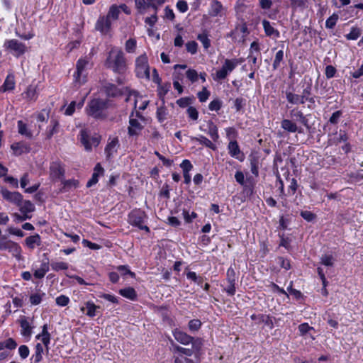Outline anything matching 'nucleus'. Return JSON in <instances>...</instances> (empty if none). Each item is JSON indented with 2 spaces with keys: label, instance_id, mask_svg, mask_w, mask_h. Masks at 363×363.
<instances>
[{
  "label": "nucleus",
  "instance_id": "e433bc0d",
  "mask_svg": "<svg viewBox=\"0 0 363 363\" xmlns=\"http://www.w3.org/2000/svg\"><path fill=\"white\" fill-rule=\"evenodd\" d=\"M80 141L83 144V145L84 146V147L86 150H91L92 144L89 141V135L84 130L81 131Z\"/></svg>",
  "mask_w": 363,
  "mask_h": 363
},
{
  "label": "nucleus",
  "instance_id": "49530a36",
  "mask_svg": "<svg viewBox=\"0 0 363 363\" xmlns=\"http://www.w3.org/2000/svg\"><path fill=\"white\" fill-rule=\"evenodd\" d=\"M51 267L55 271L66 270L68 269V264L64 262H55L51 263Z\"/></svg>",
  "mask_w": 363,
  "mask_h": 363
},
{
  "label": "nucleus",
  "instance_id": "4468645a",
  "mask_svg": "<svg viewBox=\"0 0 363 363\" xmlns=\"http://www.w3.org/2000/svg\"><path fill=\"white\" fill-rule=\"evenodd\" d=\"M111 26V20L106 16H101L97 20L95 28L101 33L106 34L109 31Z\"/></svg>",
  "mask_w": 363,
  "mask_h": 363
},
{
  "label": "nucleus",
  "instance_id": "864d4df0",
  "mask_svg": "<svg viewBox=\"0 0 363 363\" xmlns=\"http://www.w3.org/2000/svg\"><path fill=\"white\" fill-rule=\"evenodd\" d=\"M258 164H259V162H258V160L256 159V158H253L250 161V168H251V172L252 173L257 177L258 174H259V167H258Z\"/></svg>",
  "mask_w": 363,
  "mask_h": 363
},
{
  "label": "nucleus",
  "instance_id": "2eb2a0df",
  "mask_svg": "<svg viewBox=\"0 0 363 363\" xmlns=\"http://www.w3.org/2000/svg\"><path fill=\"white\" fill-rule=\"evenodd\" d=\"M11 148L16 156L28 153L30 150V146L25 142L14 143L11 145Z\"/></svg>",
  "mask_w": 363,
  "mask_h": 363
},
{
  "label": "nucleus",
  "instance_id": "a18cd8bd",
  "mask_svg": "<svg viewBox=\"0 0 363 363\" xmlns=\"http://www.w3.org/2000/svg\"><path fill=\"white\" fill-rule=\"evenodd\" d=\"M320 263L327 267H332L334 264V258L330 255H323L320 257Z\"/></svg>",
  "mask_w": 363,
  "mask_h": 363
},
{
  "label": "nucleus",
  "instance_id": "423d86ee",
  "mask_svg": "<svg viewBox=\"0 0 363 363\" xmlns=\"http://www.w3.org/2000/svg\"><path fill=\"white\" fill-rule=\"evenodd\" d=\"M135 72L138 77L150 79V68L147 62V57L145 55H142L136 59Z\"/></svg>",
  "mask_w": 363,
  "mask_h": 363
},
{
  "label": "nucleus",
  "instance_id": "bb28decb",
  "mask_svg": "<svg viewBox=\"0 0 363 363\" xmlns=\"http://www.w3.org/2000/svg\"><path fill=\"white\" fill-rule=\"evenodd\" d=\"M191 141H198L201 144L205 145L206 147L215 150L216 149V146L207 138L201 135L199 137H191Z\"/></svg>",
  "mask_w": 363,
  "mask_h": 363
},
{
  "label": "nucleus",
  "instance_id": "c85d7f7f",
  "mask_svg": "<svg viewBox=\"0 0 363 363\" xmlns=\"http://www.w3.org/2000/svg\"><path fill=\"white\" fill-rule=\"evenodd\" d=\"M197 39L203 44L205 49H208L211 46V40L208 38V33L206 30H204L202 33L197 35Z\"/></svg>",
  "mask_w": 363,
  "mask_h": 363
},
{
  "label": "nucleus",
  "instance_id": "0e129e2a",
  "mask_svg": "<svg viewBox=\"0 0 363 363\" xmlns=\"http://www.w3.org/2000/svg\"><path fill=\"white\" fill-rule=\"evenodd\" d=\"M197 47L198 45L195 41H189L186 44V50L191 54L197 52Z\"/></svg>",
  "mask_w": 363,
  "mask_h": 363
},
{
  "label": "nucleus",
  "instance_id": "a878e982",
  "mask_svg": "<svg viewBox=\"0 0 363 363\" xmlns=\"http://www.w3.org/2000/svg\"><path fill=\"white\" fill-rule=\"evenodd\" d=\"M223 9L221 3L217 0H213L211 3L209 14L211 16L219 15Z\"/></svg>",
  "mask_w": 363,
  "mask_h": 363
},
{
  "label": "nucleus",
  "instance_id": "aec40b11",
  "mask_svg": "<svg viewBox=\"0 0 363 363\" xmlns=\"http://www.w3.org/2000/svg\"><path fill=\"white\" fill-rule=\"evenodd\" d=\"M61 182L62 184V187L60 189L61 192L69 191L71 189L77 188L79 186V182L76 179L65 180L63 178Z\"/></svg>",
  "mask_w": 363,
  "mask_h": 363
},
{
  "label": "nucleus",
  "instance_id": "09e8293b",
  "mask_svg": "<svg viewBox=\"0 0 363 363\" xmlns=\"http://www.w3.org/2000/svg\"><path fill=\"white\" fill-rule=\"evenodd\" d=\"M136 48V40L133 38L128 39L125 42V50L129 53H133L135 52Z\"/></svg>",
  "mask_w": 363,
  "mask_h": 363
},
{
  "label": "nucleus",
  "instance_id": "ea45409f",
  "mask_svg": "<svg viewBox=\"0 0 363 363\" xmlns=\"http://www.w3.org/2000/svg\"><path fill=\"white\" fill-rule=\"evenodd\" d=\"M136 7L139 9L152 7L157 9V6L154 3H149L147 0H135Z\"/></svg>",
  "mask_w": 363,
  "mask_h": 363
},
{
  "label": "nucleus",
  "instance_id": "1a4fd4ad",
  "mask_svg": "<svg viewBox=\"0 0 363 363\" xmlns=\"http://www.w3.org/2000/svg\"><path fill=\"white\" fill-rule=\"evenodd\" d=\"M65 169L60 161L52 162L50 166V176L53 181H62L65 177Z\"/></svg>",
  "mask_w": 363,
  "mask_h": 363
},
{
  "label": "nucleus",
  "instance_id": "37998d69",
  "mask_svg": "<svg viewBox=\"0 0 363 363\" xmlns=\"http://www.w3.org/2000/svg\"><path fill=\"white\" fill-rule=\"evenodd\" d=\"M167 111L164 106L157 108V118L160 123L164 122L167 118Z\"/></svg>",
  "mask_w": 363,
  "mask_h": 363
},
{
  "label": "nucleus",
  "instance_id": "4d7b16f0",
  "mask_svg": "<svg viewBox=\"0 0 363 363\" xmlns=\"http://www.w3.org/2000/svg\"><path fill=\"white\" fill-rule=\"evenodd\" d=\"M300 215L303 219L308 222L312 221L315 218V215L309 211H302Z\"/></svg>",
  "mask_w": 363,
  "mask_h": 363
},
{
  "label": "nucleus",
  "instance_id": "3c124183",
  "mask_svg": "<svg viewBox=\"0 0 363 363\" xmlns=\"http://www.w3.org/2000/svg\"><path fill=\"white\" fill-rule=\"evenodd\" d=\"M106 91L108 96H116L118 94L119 91L116 86L113 84H109L106 86Z\"/></svg>",
  "mask_w": 363,
  "mask_h": 363
},
{
  "label": "nucleus",
  "instance_id": "e2e57ef3",
  "mask_svg": "<svg viewBox=\"0 0 363 363\" xmlns=\"http://www.w3.org/2000/svg\"><path fill=\"white\" fill-rule=\"evenodd\" d=\"M342 112L341 111H337L334 112L329 119V123L331 124H337L339 122L340 118L342 116Z\"/></svg>",
  "mask_w": 363,
  "mask_h": 363
},
{
  "label": "nucleus",
  "instance_id": "7ed1b4c3",
  "mask_svg": "<svg viewBox=\"0 0 363 363\" xmlns=\"http://www.w3.org/2000/svg\"><path fill=\"white\" fill-rule=\"evenodd\" d=\"M172 334L174 339L180 344L184 345L191 344V346L196 350H201L203 341L201 338H195L177 328L172 331Z\"/></svg>",
  "mask_w": 363,
  "mask_h": 363
},
{
  "label": "nucleus",
  "instance_id": "6e6d98bb",
  "mask_svg": "<svg viewBox=\"0 0 363 363\" xmlns=\"http://www.w3.org/2000/svg\"><path fill=\"white\" fill-rule=\"evenodd\" d=\"M117 270L119 271L122 275L129 274L131 277H135V274L131 272L128 266L125 265H120L117 267Z\"/></svg>",
  "mask_w": 363,
  "mask_h": 363
},
{
  "label": "nucleus",
  "instance_id": "c756f323",
  "mask_svg": "<svg viewBox=\"0 0 363 363\" xmlns=\"http://www.w3.org/2000/svg\"><path fill=\"white\" fill-rule=\"evenodd\" d=\"M24 98L28 100H35L37 99L36 86L30 85L28 86L26 91L23 93Z\"/></svg>",
  "mask_w": 363,
  "mask_h": 363
},
{
  "label": "nucleus",
  "instance_id": "a211bd4d",
  "mask_svg": "<svg viewBox=\"0 0 363 363\" xmlns=\"http://www.w3.org/2000/svg\"><path fill=\"white\" fill-rule=\"evenodd\" d=\"M104 172V169L99 163H98L94 167V172L91 176V178L86 183V187H91L98 182V178L100 174Z\"/></svg>",
  "mask_w": 363,
  "mask_h": 363
},
{
  "label": "nucleus",
  "instance_id": "dca6fc26",
  "mask_svg": "<svg viewBox=\"0 0 363 363\" xmlns=\"http://www.w3.org/2000/svg\"><path fill=\"white\" fill-rule=\"evenodd\" d=\"M228 151L229 154L233 157H236L239 160L242 161L243 160V155H241V157H239V155H240V147L238 144V142L236 140H232L229 143L228 146Z\"/></svg>",
  "mask_w": 363,
  "mask_h": 363
},
{
  "label": "nucleus",
  "instance_id": "774afa93",
  "mask_svg": "<svg viewBox=\"0 0 363 363\" xmlns=\"http://www.w3.org/2000/svg\"><path fill=\"white\" fill-rule=\"evenodd\" d=\"M177 9L182 13H184L188 10V4L184 0H179L177 3Z\"/></svg>",
  "mask_w": 363,
  "mask_h": 363
},
{
  "label": "nucleus",
  "instance_id": "20e7f679",
  "mask_svg": "<svg viewBox=\"0 0 363 363\" xmlns=\"http://www.w3.org/2000/svg\"><path fill=\"white\" fill-rule=\"evenodd\" d=\"M146 217V214L144 211L140 209H135L128 214V222L133 226L137 227L140 230H144L146 232L150 233L149 227L143 225Z\"/></svg>",
  "mask_w": 363,
  "mask_h": 363
},
{
  "label": "nucleus",
  "instance_id": "0eeeda50",
  "mask_svg": "<svg viewBox=\"0 0 363 363\" xmlns=\"http://www.w3.org/2000/svg\"><path fill=\"white\" fill-rule=\"evenodd\" d=\"M0 250H8L13 256L16 257L17 259H21V247L15 242L8 240L5 238H1L0 240Z\"/></svg>",
  "mask_w": 363,
  "mask_h": 363
},
{
  "label": "nucleus",
  "instance_id": "052dcab7",
  "mask_svg": "<svg viewBox=\"0 0 363 363\" xmlns=\"http://www.w3.org/2000/svg\"><path fill=\"white\" fill-rule=\"evenodd\" d=\"M169 87H170V84H165L164 86H161L159 87L158 96L162 101H164V97L167 94Z\"/></svg>",
  "mask_w": 363,
  "mask_h": 363
},
{
  "label": "nucleus",
  "instance_id": "8fccbe9b",
  "mask_svg": "<svg viewBox=\"0 0 363 363\" xmlns=\"http://www.w3.org/2000/svg\"><path fill=\"white\" fill-rule=\"evenodd\" d=\"M284 58V52L282 50H279L276 53L275 58L273 62V69L275 70L278 69L280 65V62L283 60Z\"/></svg>",
  "mask_w": 363,
  "mask_h": 363
},
{
  "label": "nucleus",
  "instance_id": "4be33fe9",
  "mask_svg": "<svg viewBox=\"0 0 363 363\" xmlns=\"http://www.w3.org/2000/svg\"><path fill=\"white\" fill-rule=\"evenodd\" d=\"M262 26H263V28L264 30L265 34L267 36H274L276 38L279 37V32L271 25L269 21H268L267 20H263Z\"/></svg>",
  "mask_w": 363,
  "mask_h": 363
},
{
  "label": "nucleus",
  "instance_id": "f704fd0d",
  "mask_svg": "<svg viewBox=\"0 0 363 363\" xmlns=\"http://www.w3.org/2000/svg\"><path fill=\"white\" fill-rule=\"evenodd\" d=\"M208 135L211 136L213 140L216 141L219 138L217 126L212 121H209L208 123Z\"/></svg>",
  "mask_w": 363,
  "mask_h": 363
},
{
  "label": "nucleus",
  "instance_id": "603ef678",
  "mask_svg": "<svg viewBox=\"0 0 363 363\" xmlns=\"http://www.w3.org/2000/svg\"><path fill=\"white\" fill-rule=\"evenodd\" d=\"M307 0H290L291 7L294 9L297 8L305 7L306 6Z\"/></svg>",
  "mask_w": 363,
  "mask_h": 363
},
{
  "label": "nucleus",
  "instance_id": "cd10ccee",
  "mask_svg": "<svg viewBox=\"0 0 363 363\" xmlns=\"http://www.w3.org/2000/svg\"><path fill=\"white\" fill-rule=\"evenodd\" d=\"M119 294L122 296L133 301L135 300L137 297L136 291L133 287H127L120 289Z\"/></svg>",
  "mask_w": 363,
  "mask_h": 363
},
{
  "label": "nucleus",
  "instance_id": "c9c22d12",
  "mask_svg": "<svg viewBox=\"0 0 363 363\" xmlns=\"http://www.w3.org/2000/svg\"><path fill=\"white\" fill-rule=\"evenodd\" d=\"M121 13L120 8L117 6L116 5H112L109 11L106 16L109 20L112 18L113 20H116L118 18V16Z\"/></svg>",
  "mask_w": 363,
  "mask_h": 363
},
{
  "label": "nucleus",
  "instance_id": "338daca9",
  "mask_svg": "<svg viewBox=\"0 0 363 363\" xmlns=\"http://www.w3.org/2000/svg\"><path fill=\"white\" fill-rule=\"evenodd\" d=\"M180 167L183 169V172H189L193 168V165L188 160H183Z\"/></svg>",
  "mask_w": 363,
  "mask_h": 363
},
{
  "label": "nucleus",
  "instance_id": "6e6552de",
  "mask_svg": "<svg viewBox=\"0 0 363 363\" xmlns=\"http://www.w3.org/2000/svg\"><path fill=\"white\" fill-rule=\"evenodd\" d=\"M4 47L16 57L23 55L26 51V46L16 39L6 40L4 43Z\"/></svg>",
  "mask_w": 363,
  "mask_h": 363
},
{
  "label": "nucleus",
  "instance_id": "39448f33",
  "mask_svg": "<svg viewBox=\"0 0 363 363\" xmlns=\"http://www.w3.org/2000/svg\"><path fill=\"white\" fill-rule=\"evenodd\" d=\"M240 63L238 59H226L220 69L216 71V80H222L226 78L228 74L231 72Z\"/></svg>",
  "mask_w": 363,
  "mask_h": 363
},
{
  "label": "nucleus",
  "instance_id": "79ce46f5",
  "mask_svg": "<svg viewBox=\"0 0 363 363\" xmlns=\"http://www.w3.org/2000/svg\"><path fill=\"white\" fill-rule=\"evenodd\" d=\"M201 326V322L199 319L191 320L188 323L189 330L191 332L198 331Z\"/></svg>",
  "mask_w": 363,
  "mask_h": 363
},
{
  "label": "nucleus",
  "instance_id": "9d476101",
  "mask_svg": "<svg viewBox=\"0 0 363 363\" xmlns=\"http://www.w3.org/2000/svg\"><path fill=\"white\" fill-rule=\"evenodd\" d=\"M88 65V61L84 59H79L76 65V72L74 74V82L79 84L86 82V75L84 74L85 67Z\"/></svg>",
  "mask_w": 363,
  "mask_h": 363
},
{
  "label": "nucleus",
  "instance_id": "473e14b6",
  "mask_svg": "<svg viewBox=\"0 0 363 363\" xmlns=\"http://www.w3.org/2000/svg\"><path fill=\"white\" fill-rule=\"evenodd\" d=\"M43 347L40 343H37L35 345V352L33 355L32 359H34V363H40L43 359Z\"/></svg>",
  "mask_w": 363,
  "mask_h": 363
},
{
  "label": "nucleus",
  "instance_id": "ddd939ff",
  "mask_svg": "<svg viewBox=\"0 0 363 363\" xmlns=\"http://www.w3.org/2000/svg\"><path fill=\"white\" fill-rule=\"evenodd\" d=\"M251 319L255 321L256 324L264 323L267 325L269 329H272L274 328V323L272 318L269 315L265 314H252L251 315Z\"/></svg>",
  "mask_w": 363,
  "mask_h": 363
},
{
  "label": "nucleus",
  "instance_id": "393cba45",
  "mask_svg": "<svg viewBox=\"0 0 363 363\" xmlns=\"http://www.w3.org/2000/svg\"><path fill=\"white\" fill-rule=\"evenodd\" d=\"M287 101L292 105L301 104V94H296L290 91H286Z\"/></svg>",
  "mask_w": 363,
  "mask_h": 363
},
{
  "label": "nucleus",
  "instance_id": "6ab92c4d",
  "mask_svg": "<svg viewBox=\"0 0 363 363\" xmlns=\"http://www.w3.org/2000/svg\"><path fill=\"white\" fill-rule=\"evenodd\" d=\"M118 146V139L117 138H113L111 142H109L107 144L105 148V152L106 154V157L108 159L111 158L114 152H116Z\"/></svg>",
  "mask_w": 363,
  "mask_h": 363
},
{
  "label": "nucleus",
  "instance_id": "a19ab883",
  "mask_svg": "<svg viewBox=\"0 0 363 363\" xmlns=\"http://www.w3.org/2000/svg\"><path fill=\"white\" fill-rule=\"evenodd\" d=\"M361 35V30L357 27L352 28L350 32L345 35L347 40H357Z\"/></svg>",
  "mask_w": 363,
  "mask_h": 363
},
{
  "label": "nucleus",
  "instance_id": "69168bd1",
  "mask_svg": "<svg viewBox=\"0 0 363 363\" xmlns=\"http://www.w3.org/2000/svg\"><path fill=\"white\" fill-rule=\"evenodd\" d=\"M211 111H218L221 108V101L219 99L213 100L208 105Z\"/></svg>",
  "mask_w": 363,
  "mask_h": 363
},
{
  "label": "nucleus",
  "instance_id": "f03ea898",
  "mask_svg": "<svg viewBox=\"0 0 363 363\" xmlns=\"http://www.w3.org/2000/svg\"><path fill=\"white\" fill-rule=\"evenodd\" d=\"M108 100L96 98L91 99L88 103L86 111L88 116L96 120H104L108 117Z\"/></svg>",
  "mask_w": 363,
  "mask_h": 363
},
{
  "label": "nucleus",
  "instance_id": "13d9d810",
  "mask_svg": "<svg viewBox=\"0 0 363 363\" xmlns=\"http://www.w3.org/2000/svg\"><path fill=\"white\" fill-rule=\"evenodd\" d=\"M197 95L201 102H205L210 96V92L206 87H203L202 91H199Z\"/></svg>",
  "mask_w": 363,
  "mask_h": 363
},
{
  "label": "nucleus",
  "instance_id": "f8f14e48",
  "mask_svg": "<svg viewBox=\"0 0 363 363\" xmlns=\"http://www.w3.org/2000/svg\"><path fill=\"white\" fill-rule=\"evenodd\" d=\"M133 113H132L130 120L128 133L130 136H138L143 129L142 124L135 118H132Z\"/></svg>",
  "mask_w": 363,
  "mask_h": 363
},
{
  "label": "nucleus",
  "instance_id": "4c0bfd02",
  "mask_svg": "<svg viewBox=\"0 0 363 363\" xmlns=\"http://www.w3.org/2000/svg\"><path fill=\"white\" fill-rule=\"evenodd\" d=\"M18 133L21 135H25L29 138L32 137V133L27 129V125L22 121H18Z\"/></svg>",
  "mask_w": 363,
  "mask_h": 363
},
{
  "label": "nucleus",
  "instance_id": "f3484780",
  "mask_svg": "<svg viewBox=\"0 0 363 363\" xmlns=\"http://www.w3.org/2000/svg\"><path fill=\"white\" fill-rule=\"evenodd\" d=\"M99 308H100L99 306H96L91 301H87L85 303V306L81 307V311L84 313L85 309H86V315L92 318L96 315V310Z\"/></svg>",
  "mask_w": 363,
  "mask_h": 363
},
{
  "label": "nucleus",
  "instance_id": "b1692460",
  "mask_svg": "<svg viewBox=\"0 0 363 363\" xmlns=\"http://www.w3.org/2000/svg\"><path fill=\"white\" fill-rule=\"evenodd\" d=\"M26 245L30 249H34L35 246H40L41 245L40 237L38 234H35L34 235L29 236L25 240Z\"/></svg>",
  "mask_w": 363,
  "mask_h": 363
},
{
  "label": "nucleus",
  "instance_id": "9b49d317",
  "mask_svg": "<svg viewBox=\"0 0 363 363\" xmlns=\"http://www.w3.org/2000/svg\"><path fill=\"white\" fill-rule=\"evenodd\" d=\"M1 194L4 199L16 204V206L21 205L22 203L23 196L17 191L11 192L6 189H3L1 191Z\"/></svg>",
  "mask_w": 363,
  "mask_h": 363
},
{
  "label": "nucleus",
  "instance_id": "412c9836",
  "mask_svg": "<svg viewBox=\"0 0 363 363\" xmlns=\"http://www.w3.org/2000/svg\"><path fill=\"white\" fill-rule=\"evenodd\" d=\"M15 87V80L14 76L13 74H9L3 85L0 87V91L2 92H6L7 91H11Z\"/></svg>",
  "mask_w": 363,
  "mask_h": 363
},
{
  "label": "nucleus",
  "instance_id": "2f4dec72",
  "mask_svg": "<svg viewBox=\"0 0 363 363\" xmlns=\"http://www.w3.org/2000/svg\"><path fill=\"white\" fill-rule=\"evenodd\" d=\"M22 213H28L34 211L35 207L30 201H23L21 205L18 206Z\"/></svg>",
  "mask_w": 363,
  "mask_h": 363
},
{
  "label": "nucleus",
  "instance_id": "7c9ffc66",
  "mask_svg": "<svg viewBox=\"0 0 363 363\" xmlns=\"http://www.w3.org/2000/svg\"><path fill=\"white\" fill-rule=\"evenodd\" d=\"M21 328V334L25 337H29L32 334V327L26 319H22L20 322Z\"/></svg>",
  "mask_w": 363,
  "mask_h": 363
},
{
  "label": "nucleus",
  "instance_id": "bf43d9fd",
  "mask_svg": "<svg viewBox=\"0 0 363 363\" xmlns=\"http://www.w3.org/2000/svg\"><path fill=\"white\" fill-rule=\"evenodd\" d=\"M56 303L60 306H66L69 302V298L65 296V295H60V296L56 298Z\"/></svg>",
  "mask_w": 363,
  "mask_h": 363
},
{
  "label": "nucleus",
  "instance_id": "58836bf2",
  "mask_svg": "<svg viewBox=\"0 0 363 363\" xmlns=\"http://www.w3.org/2000/svg\"><path fill=\"white\" fill-rule=\"evenodd\" d=\"M51 128L47 133V138L50 139L55 134L59 131V123L55 121H51Z\"/></svg>",
  "mask_w": 363,
  "mask_h": 363
},
{
  "label": "nucleus",
  "instance_id": "c03bdc74",
  "mask_svg": "<svg viewBox=\"0 0 363 363\" xmlns=\"http://www.w3.org/2000/svg\"><path fill=\"white\" fill-rule=\"evenodd\" d=\"M338 15L333 13L325 21V27L329 29H333L338 20Z\"/></svg>",
  "mask_w": 363,
  "mask_h": 363
},
{
  "label": "nucleus",
  "instance_id": "5fc2aeb1",
  "mask_svg": "<svg viewBox=\"0 0 363 363\" xmlns=\"http://www.w3.org/2000/svg\"><path fill=\"white\" fill-rule=\"evenodd\" d=\"M186 77L191 82H195L198 80V73L195 69H189L186 71Z\"/></svg>",
  "mask_w": 363,
  "mask_h": 363
},
{
  "label": "nucleus",
  "instance_id": "5701e85b",
  "mask_svg": "<svg viewBox=\"0 0 363 363\" xmlns=\"http://www.w3.org/2000/svg\"><path fill=\"white\" fill-rule=\"evenodd\" d=\"M281 128L289 133H296L298 130V125L296 123L289 119H284L281 123Z\"/></svg>",
  "mask_w": 363,
  "mask_h": 363
},
{
  "label": "nucleus",
  "instance_id": "f257e3e1",
  "mask_svg": "<svg viewBox=\"0 0 363 363\" xmlns=\"http://www.w3.org/2000/svg\"><path fill=\"white\" fill-rule=\"evenodd\" d=\"M104 65L115 73H123L126 70V61L123 51L116 47L111 48Z\"/></svg>",
  "mask_w": 363,
  "mask_h": 363
},
{
  "label": "nucleus",
  "instance_id": "680f3d73",
  "mask_svg": "<svg viewBox=\"0 0 363 363\" xmlns=\"http://www.w3.org/2000/svg\"><path fill=\"white\" fill-rule=\"evenodd\" d=\"M187 114L190 118L194 121H196L199 118V113L196 108L193 106H189L186 110Z\"/></svg>",
  "mask_w": 363,
  "mask_h": 363
},
{
  "label": "nucleus",
  "instance_id": "72a5a7b5",
  "mask_svg": "<svg viewBox=\"0 0 363 363\" xmlns=\"http://www.w3.org/2000/svg\"><path fill=\"white\" fill-rule=\"evenodd\" d=\"M17 347L16 342L13 338H9L4 342H0V351L6 348L9 350H14Z\"/></svg>",
  "mask_w": 363,
  "mask_h": 363
},
{
  "label": "nucleus",
  "instance_id": "de8ad7c7",
  "mask_svg": "<svg viewBox=\"0 0 363 363\" xmlns=\"http://www.w3.org/2000/svg\"><path fill=\"white\" fill-rule=\"evenodd\" d=\"M306 101L309 103L308 108L313 109L315 107V96H301V104H305Z\"/></svg>",
  "mask_w": 363,
  "mask_h": 363
}]
</instances>
